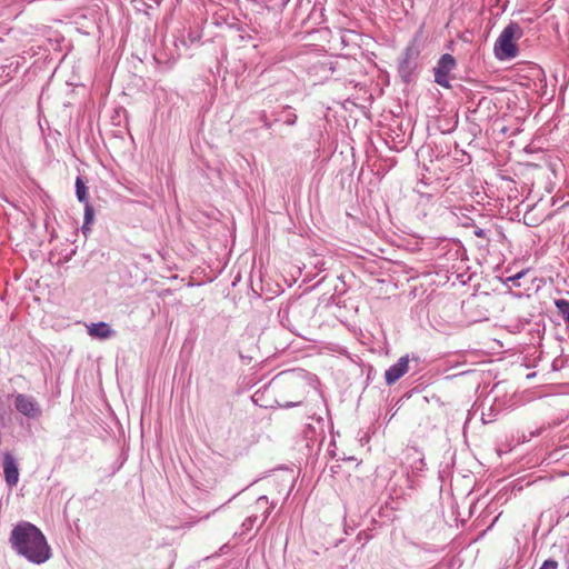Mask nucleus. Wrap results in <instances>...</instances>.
Instances as JSON below:
<instances>
[{
	"mask_svg": "<svg viewBox=\"0 0 569 569\" xmlns=\"http://www.w3.org/2000/svg\"><path fill=\"white\" fill-rule=\"evenodd\" d=\"M9 542L19 556L36 565L47 562L52 556L42 531L28 521H20L12 528Z\"/></svg>",
	"mask_w": 569,
	"mask_h": 569,
	"instance_id": "f257e3e1",
	"label": "nucleus"
},
{
	"mask_svg": "<svg viewBox=\"0 0 569 569\" xmlns=\"http://www.w3.org/2000/svg\"><path fill=\"white\" fill-rule=\"evenodd\" d=\"M522 30L517 23H509L495 43V54L499 60H507L517 56L516 40L520 39Z\"/></svg>",
	"mask_w": 569,
	"mask_h": 569,
	"instance_id": "f03ea898",
	"label": "nucleus"
},
{
	"mask_svg": "<svg viewBox=\"0 0 569 569\" xmlns=\"http://www.w3.org/2000/svg\"><path fill=\"white\" fill-rule=\"evenodd\" d=\"M456 66V59L451 54H442L435 67V81L443 88H450L449 74Z\"/></svg>",
	"mask_w": 569,
	"mask_h": 569,
	"instance_id": "7ed1b4c3",
	"label": "nucleus"
},
{
	"mask_svg": "<svg viewBox=\"0 0 569 569\" xmlns=\"http://www.w3.org/2000/svg\"><path fill=\"white\" fill-rule=\"evenodd\" d=\"M14 407L18 412L29 419H37L42 413L39 402L32 396L24 393H18L14 397Z\"/></svg>",
	"mask_w": 569,
	"mask_h": 569,
	"instance_id": "20e7f679",
	"label": "nucleus"
},
{
	"mask_svg": "<svg viewBox=\"0 0 569 569\" xmlns=\"http://www.w3.org/2000/svg\"><path fill=\"white\" fill-rule=\"evenodd\" d=\"M409 369L408 356L401 357L395 365L386 370L385 379L387 385L396 383L401 377H403Z\"/></svg>",
	"mask_w": 569,
	"mask_h": 569,
	"instance_id": "39448f33",
	"label": "nucleus"
},
{
	"mask_svg": "<svg viewBox=\"0 0 569 569\" xmlns=\"http://www.w3.org/2000/svg\"><path fill=\"white\" fill-rule=\"evenodd\" d=\"M3 473L7 485L12 488L19 481V469L14 457L7 452L3 455Z\"/></svg>",
	"mask_w": 569,
	"mask_h": 569,
	"instance_id": "423d86ee",
	"label": "nucleus"
},
{
	"mask_svg": "<svg viewBox=\"0 0 569 569\" xmlns=\"http://www.w3.org/2000/svg\"><path fill=\"white\" fill-rule=\"evenodd\" d=\"M88 335L94 339L106 340L116 336V331L107 322L90 323L87 326Z\"/></svg>",
	"mask_w": 569,
	"mask_h": 569,
	"instance_id": "0eeeda50",
	"label": "nucleus"
},
{
	"mask_svg": "<svg viewBox=\"0 0 569 569\" xmlns=\"http://www.w3.org/2000/svg\"><path fill=\"white\" fill-rule=\"evenodd\" d=\"M417 56L418 52L413 48L409 47L406 49L403 58L399 64V70L402 74H410L415 67V60Z\"/></svg>",
	"mask_w": 569,
	"mask_h": 569,
	"instance_id": "6e6552de",
	"label": "nucleus"
},
{
	"mask_svg": "<svg viewBox=\"0 0 569 569\" xmlns=\"http://www.w3.org/2000/svg\"><path fill=\"white\" fill-rule=\"evenodd\" d=\"M256 507L259 509H263L262 517L260 519V526L268 519L273 506L269 505V500L266 496H261L256 501Z\"/></svg>",
	"mask_w": 569,
	"mask_h": 569,
	"instance_id": "1a4fd4ad",
	"label": "nucleus"
},
{
	"mask_svg": "<svg viewBox=\"0 0 569 569\" xmlns=\"http://www.w3.org/2000/svg\"><path fill=\"white\" fill-rule=\"evenodd\" d=\"M76 196L82 203H89L88 201V189L80 177L76 179Z\"/></svg>",
	"mask_w": 569,
	"mask_h": 569,
	"instance_id": "9d476101",
	"label": "nucleus"
},
{
	"mask_svg": "<svg viewBox=\"0 0 569 569\" xmlns=\"http://www.w3.org/2000/svg\"><path fill=\"white\" fill-rule=\"evenodd\" d=\"M556 306L563 320L569 323V301L560 299L556 301Z\"/></svg>",
	"mask_w": 569,
	"mask_h": 569,
	"instance_id": "9b49d317",
	"label": "nucleus"
},
{
	"mask_svg": "<svg viewBox=\"0 0 569 569\" xmlns=\"http://www.w3.org/2000/svg\"><path fill=\"white\" fill-rule=\"evenodd\" d=\"M94 211L90 203H84V223L90 224L93 221Z\"/></svg>",
	"mask_w": 569,
	"mask_h": 569,
	"instance_id": "f8f14e48",
	"label": "nucleus"
},
{
	"mask_svg": "<svg viewBox=\"0 0 569 569\" xmlns=\"http://www.w3.org/2000/svg\"><path fill=\"white\" fill-rule=\"evenodd\" d=\"M558 562L552 559L546 560L539 569H557Z\"/></svg>",
	"mask_w": 569,
	"mask_h": 569,
	"instance_id": "ddd939ff",
	"label": "nucleus"
},
{
	"mask_svg": "<svg viewBox=\"0 0 569 569\" xmlns=\"http://www.w3.org/2000/svg\"><path fill=\"white\" fill-rule=\"evenodd\" d=\"M284 123L288 126H293L297 121V116L290 111H288L287 116L283 119Z\"/></svg>",
	"mask_w": 569,
	"mask_h": 569,
	"instance_id": "4468645a",
	"label": "nucleus"
},
{
	"mask_svg": "<svg viewBox=\"0 0 569 569\" xmlns=\"http://www.w3.org/2000/svg\"><path fill=\"white\" fill-rule=\"evenodd\" d=\"M247 521L250 523V526H252V525H253V522L258 521V517H257V516L249 517V518L247 519Z\"/></svg>",
	"mask_w": 569,
	"mask_h": 569,
	"instance_id": "2eb2a0df",
	"label": "nucleus"
},
{
	"mask_svg": "<svg viewBox=\"0 0 569 569\" xmlns=\"http://www.w3.org/2000/svg\"><path fill=\"white\" fill-rule=\"evenodd\" d=\"M89 230H90V228L88 227V224L83 223V226H82V232L86 234V233H87V231H89Z\"/></svg>",
	"mask_w": 569,
	"mask_h": 569,
	"instance_id": "dca6fc26",
	"label": "nucleus"
}]
</instances>
